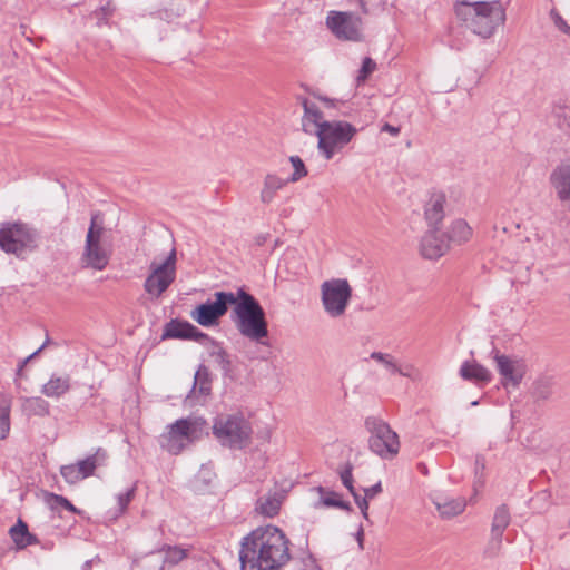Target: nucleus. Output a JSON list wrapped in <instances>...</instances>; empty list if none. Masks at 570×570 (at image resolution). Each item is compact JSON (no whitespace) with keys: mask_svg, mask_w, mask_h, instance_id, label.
<instances>
[{"mask_svg":"<svg viewBox=\"0 0 570 570\" xmlns=\"http://www.w3.org/2000/svg\"><path fill=\"white\" fill-rule=\"evenodd\" d=\"M105 228L98 212L91 214L80 264L83 268L104 271L111 258V246L104 243Z\"/></svg>","mask_w":570,"mask_h":570,"instance_id":"20e7f679","label":"nucleus"},{"mask_svg":"<svg viewBox=\"0 0 570 570\" xmlns=\"http://www.w3.org/2000/svg\"><path fill=\"white\" fill-rule=\"evenodd\" d=\"M375 61L370 57L364 58L358 71L357 83L364 82L370 77V75L375 71Z\"/></svg>","mask_w":570,"mask_h":570,"instance_id":"c9c22d12","label":"nucleus"},{"mask_svg":"<svg viewBox=\"0 0 570 570\" xmlns=\"http://www.w3.org/2000/svg\"><path fill=\"white\" fill-rule=\"evenodd\" d=\"M176 250L173 249L167 258L161 264H156L163 271H166L173 275H176Z\"/></svg>","mask_w":570,"mask_h":570,"instance_id":"ea45409f","label":"nucleus"},{"mask_svg":"<svg viewBox=\"0 0 570 570\" xmlns=\"http://www.w3.org/2000/svg\"><path fill=\"white\" fill-rule=\"evenodd\" d=\"M432 502L442 519H452L461 514L466 508V501L462 497L452 498L435 494L432 497Z\"/></svg>","mask_w":570,"mask_h":570,"instance_id":"dca6fc26","label":"nucleus"},{"mask_svg":"<svg viewBox=\"0 0 570 570\" xmlns=\"http://www.w3.org/2000/svg\"><path fill=\"white\" fill-rule=\"evenodd\" d=\"M48 341H46L36 352H33L32 354H30L27 358H29V362L32 361V358L38 355L46 346Z\"/></svg>","mask_w":570,"mask_h":570,"instance_id":"5fc2aeb1","label":"nucleus"},{"mask_svg":"<svg viewBox=\"0 0 570 570\" xmlns=\"http://www.w3.org/2000/svg\"><path fill=\"white\" fill-rule=\"evenodd\" d=\"M363 535H364L363 529L360 528V530L357 532V535H356V539H357L358 544H360L361 548H363Z\"/></svg>","mask_w":570,"mask_h":570,"instance_id":"6e6d98bb","label":"nucleus"},{"mask_svg":"<svg viewBox=\"0 0 570 570\" xmlns=\"http://www.w3.org/2000/svg\"><path fill=\"white\" fill-rule=\"evenodd\" d=\"M39 233L21 222L3 223L0 228V248L7 254L22 257L38 247Z\"/></svg>","mask_w":570,"mask_h":570,"instance_id":"39448f33","label":"nucleus"},{"mask_svg":"<svg viewBox=\"0 0 570 570\" xmlns=\"http://www.w3.org/2000/svg\"><path fill=\"white\" fill-rule=\"evenodd\" d=\"M475 468H476V471H479L480 469L483 470L485 468L484 459L482 456H479V455L476 456Z\"/></svg>","mask_w":570,"mask_h":570,"instance_id":"3c124183","label":"nucleus"},{"mask_svg":"<svg viewBox=\"0 0 570 570\" xmlns=\"http://www.w3.org/2000/svg\"><path fill=\"white\" fill-rule=\"evenodd\" d=\"M421 253L428 259L443 256L450 248L445 234H440L439 227H430L421 240Z\"/></svg>","mask_w":570,"mask_h":570,"instance_id":"4468645a","label":"nucleus"},{"mask_svg":"<svg viewBox=\"0 0 570 570\" xmlns=\"http://www.w3.org/2000/svg\"><path fill=\"white\" fill-rule=\"evenodd\" d=\"M213 433L222 445L242 450L250 443L253 430L243 415H226L215 420Z\"/></svg>","mask_w":570,"mask_h":570,"instance_id":"0eeeda50","label":"nucleus"},{"mask_svg":"<svg viewBox=\"0 0 570 570\" xmlns=\"http://www.w3.org/2000/svg\"><path fill=\"white\" fill-rule=\"evenodd\" d=\"M190 327H191V323H189L187 321L171 320L165 325L161 338L163 340H166V338L187 340V337L189 335V331H191Z\"/></svg>","mask_w":570,"mask_h":570,"instance_id":"bb28decb","label":"nucleus"},{"mask_svg":"<svg viewBox=\"0 0 570 570\" xmlns=\"http://www.w3.org/2000/svg\"><path fill=\"white\" fill-rule=\"evenodd\" d=\"M460 376L475 384H488L492 380L491 372L476 362L465 361L460 367Z\"/></svg>","mask_w":570,"mask_h":570,"instance_id":"6ab92c4d","label":"nucleus"},{"mask_svg":"<svg viewBox=\"0 0 570 570\" xmlns=\"http://www.w3.org/2000/svg\"><path fill=\"white\" fill-rule=\"evenodd\" d=\"M445 195L442 193L433 194L425 205V219L430 227H439L444 218Z\"/></svg>","mask_w":570,"mask_h":570,"instance_id":"a211bd4d","label":"nucleus"},{"mask_svg":"<svg viewBox=\"0 0 570 570\" xmlns=\"http://www.w3.org/2000/svg\"><path fill=\"white\" fill-rule=\"evenodd\" d=\"M493 353L497 370L502 377V385L504 387H518L527 372L524 360L518 356L500 354L498 351Z\"/></svg>","mask_w":570,"mask_h":570,"instance_id":"f8f14e48","label":"nucleus"},{"mask_svg":"<svg viewBox=\"0 0 570 570\" xmlns=\"http://www.w3.org/2000/svg\"><path fill=\"white\" fill-rule=\"evenodd\" d=\"M326 26L340 40L353 42L364 40L363 21L353 12L332 10L327 13Z\"/></svg>","mask_w":570,"mask_h":570,"instance_id":"9d476101","label":"nucleus"},{"mask_svg":"<svg viewBox=\"0 0 570 570\" xmlns=\"http://www.w3.org/2000/svg\"><path fill=\"white\" fill-rule=\"evenodd\" d=\"M357 134L356 127L344 120L324 121L316 130L317 148L330 160L336 151L348 145Z\"/></svg>","mask_w":570,"mask_h":570,"instance_id":"423d86ee","label":"nucleus"},{"mask_svg":"<svg viewBox=\"0 0 570 570\" xmlns=\"http://www.w3.org/2000/svg\"><path fill=\"white\" fill-rule=\"evenodd\" d=\"M105 459L106 453L101 451L100 449L97 450V452L94 455H90L86 458L85 460H80L76 463L77 470L79 474L81 475V479H86L94 474L98 463L99 458Z\"/></svg>","mask_w":570,"mask_h":570,"instance_id":"c85d7f7f","label":"nucleus"},{"mask_svg":"<svg viewBox=\"0 0 570 570\" xmlns=\"http://www.w3.org/2000/svg\"><path fill=\"white\" fill-rule=\"evenodd\" d=\"M381 492H382L381 482H377L376 484H374V485H372L370 488L364 489V493H365L367 499H372V498H374L375 495H377Z\"/></svg>","mask_w":570,"mask_h":570,"instance_id":"a18cd8bd","label":"nucleus"},{"mask_svg":"<svg viewBox=\"0 0 570 570\" xmlns=\"http://www.w3.org/2000/svg\"><path fill=\"white\" fill-rule=\"evenodd\" d=\"M212 356L223 371H229L230 361L228 354L223 347H218L216 351L212 352Z\"/></svg>","mask_w":570,"mask_h":570,"instance_id":"58836bf2","label":"nucleus"},{"mask_svg":"<svg viewBox=\"0 0 570 570\" xmlns=\"http://www.w3.org/2000/svg\"><path fill=\"white\" fill-rule=\"evenodd\" d=\"M212 390V382L209 380V373L206 366L200 365L195 374L194 385H193V393H198L200 395H208Z\"/></svg>","mask_w":570,"mask_h":570,"instance_id":"c756f323","label":"nucleus"},{"mask_svg":"<svg viewBox=\"0 0 570 570\" xmlns=\"http://www.w3.org/2000/svg\"><path fill=\"white\" fill-rule=\"evenodd\" d=\"M371 358L383 364L391 373H397L403 376H409V373L404 372L394 361V357L390 354L382 352H373Z\"/></svg>","mask_w":570,"mask_h":570,"instance_id":"7c9ffc66","label":"nucleus"},{"mask_svg":"<svg viewBox=\"0 0 570 570\" xmlns=\"http://www.w3.org/2000/svg\"><path fill=\"white\" fill-rule=\"evenodd\" d=\"M10 432V406H0V440H4Z\"/></svg>","mask_w":570,"mask_h":570,"instance_id":"f704fd0d","label":"nucleus"},{"mask_svg":"<svg viewBox=\"0 0 570 570\" xmlns=\"http://www.w3.org/2000/svg\"><path fill=\"white\" fill-rule=\"evenodd\" d=\"M456 16L478 36L490 38L505 21V10L499 0L463 1L455 6Z\"/></svg>","mask_w":570,"mask_h":570,"instance_id":"7ed1b4c3","label":"nucleus"},{"mask_svg":"<svg viewBox=\"0 0 570 570\" xmlns=\"http://www.w3.org/2000/svg\"><path fill=\"white\" fill-rule=\"evenodd\" d=\"M22 410L28 415L43 417L49 415L50 405L45 399L40 396L24 397L22 402Z\"/></svg>","mask_w":570,"mask_h":570,"instance_id":"cd10ccee","label":"nucleus"},{"mask_svg":"<svg viewBox=\"0 0 570 570\" xmlns=\"http://www.w3.org/2000/svg\"><path fill=\"white\" fill-rule=\"evenodd\" d=\"M53 498H55L56 502H58L59 505H61L66 510L71 511V512H77L76 507L65 497L55 494Z\"/></svg>","mask_w":570,"mask_h":570,"instance_id":"c03bdc74","label":"nucleus"},{"mask_svg":"<svg viewBox=\"0 0 570 570\" xmlns=\"http://www.w3.org/2000/svg\"><path fill=\"white\" fill-rule=\"evenodd\" d=\"M353 289L346 278H331L321 284L324 312L332 318L342 317L352 298Z\"/></svg>","mask_w":570,"mask_h":570,"instance_id":"1a4fd4ad","label":"nucleus"},{"mask_svg":"<svg viewBox=\"0 0 570 570\" xmlns=\"http://www.w3.org/2000/svg\"><path fill=\"white\" fill-rule=\"evenodd\" d=\"M175 279L176 275L160 269L156 266V263L153 262L150 264V273L144 283V289L151 298H159Z\"/></svg>","mask_w":570,"mask_h":570,"instance_id":"ddd939ff","label":"nucleus"},{"mask_svg":"<svg viewBox=\"0 0 570 570\" xmlns=\"http://www.w3.org/2000/svg\"><path fill=\"white\" fill-rule=\"evenodd\" d=\"M135 487L128 489L126 492L118 494L117 501L120 512H124L135 495Z\"/></svg>","mask_w":570,"mask_h":570,"instance_id":"a19ab883","label":"nucleus"},{"mask_svg":"<svg viewBox=\"0 0 570 570\" xmlns=\"http://www.w3.org/2000/svg\"><path fill=\"white\" fill-rule=\"evenodd\" d=\"M364 426L370 434V450L382 459L391 460L400 451L399 435L379 416H367Z\"/></svg>","mask_w":570,"mask_h":570,"instance_id":"6e6552de","label":"nucleus"},{"mask_svg":"<svg viewBox=\"0 0 570 570\" xmlns=\"http://www.w3.org/2000/svg\"><path fill=\"white\" fill-rule=\"evenodd\" d=\"M91 567H92V560H87L82 567H81V570H91Z\"/></svg>","mask_w":570,"mask_h":570,"instance_id":"4d7b16f0","label":"nucleus"},{"mask_svg":"<svg viewBox=\"0 0 570 570\" xmlns=\"http://www.w3.org/2000/svg\"><path fill=\"white\" fill-rule=\"evenodd\" d=\"M318 100H321L325 107L327 108H331V107H336V104L340 102V100H334V99H331V98H327V97H324V96H316Z\"/></svg>","mask_w":570,"mask_h":570,"instance_id":"49530a36","label":"nucleus"},{"mask_svg":"<svg viewBox=\"0 0 570 570\" xmlns=\"http://www.w3.org/2000/svg\"><path fill=\"white\" fill-rule=\"evenodd\" d=\"M382 131H386V132L391 134L392 136H397L400 134V128L386 122L383 125Z\"/></svg>","mask_w":570,"mask_h":570,"instance_id":"09e8293b","label":"nucleus"},{"mask_svg":"<svg viewBox=\"0 0 570 570\" xmlns=\"http://www.w3.org/2000/svg\"><path fill=\"white\" fill-rule=\"evenodd\" d=\"M316 491L321 494L320 501L315 503V508L318 507H327V508H338L345 510L347 512L352 511V507L350 502L343 501L340 498V494L334 491H328L324 487H317Z\"/></svg>","mask_w":570,"mask_h":570,"instance_id":"393cba45","label":"nucleus"},{"mask_svg":"<svg viewBox=\"0 0 570 570\" xmlns=\"http://www.w3.org/2000/svg\"><path fill=\"white\" fill-rule=\"evenodd\" d=\"M60 473L62 478L70 484H75L81 481V475L79 474L76 464L63 465L60 469Z\"/></svg>","mask_w":570,"mask_h":570,"instance_id":"e433bc0d","label":"nucleus"},{"mask_svg":"<svg viewBox=\"0 0 570 570\" xmlns=\"http://www.w3.org/2000/svg\"><path fill=\"white\" fill-rule=\"evenodd\" d=\"M114 10H115V7L112 6L111 2H108L107 4L99 8V11L101 12V14L104 17H108V16L112 14Z\"/></svg>","mask_w":570,"mask_h":570,"instance_id":"de8ad7c7","label":"nucleus"},{"mask_svg":"<svg viewBox=\"0 0 570 570\" xmlns=\"http://www.w3.org/2000/svg\"><path fill=\"white\" fill-rule=\"evenodd\" d=\"M511 521L510 511L507 504H501L495 509L492 527H491V540L497 544L502 541L503 532L508 528Z\"/></svg>","mask_w":570,"mask_h":570,"instance_id":"412c9836","label":"nucleus"},{"mask_svg":"<svg viewBox=\"0 0 570 570\" xmlns=\"http://www.w3.org/2000/svg\"><path fill=\"white\" fill-rule=\"evenodd\" d=\"M289 161L294 168V173L289 177L288 181L295 183L307 175V169L298 156H291Z\"/></svg>","mask_w":570,"mask_h":570,"instance_id":"72a5a7b5","label":"nucleus"},{"mask_svg":"<svg viewBox=\"0 0 570 570\" xmlns=\"http://www.w3.org/2000/svg\"><path fill=\"white\" fill-rule=\"evenodd\" d=\"M550 14L556 27L563 33L570 36V26L567 23V21L556 10H551Z\"/></svg>","mask_w":570,"mask_h":570,"instance_id":"37998d69","label":"nucleus"},{"mask_svg":"<svg viewBox=\"0 0 570 570\" xmlns=\"http://www.w3.org/2000/svg\"><path fill=\"white\" fill-rule=\"evenodd\" d=\"M444 234L446 239H449V245H461L471 238L472 228L464 219H455Z\"/></svg>","mask_w":570,"mask_h":570,"instance_id":"5701e85b","label":"nucleus"},{"mask_svg":"<svg viewBox=\"0 0 570 570\" xmlns=\"http://www.w3.org/2000/svg\"><path fill=\"white\" fill-rule=\"evenodd\" d=\"M289 540L277 527H259L240 542L242 570H279L291 560Z\"/></svg>","mask_w":570,"mask_h":570,"instance_id":"f03ea898","label":"nucleus"},{"mask_svg":"<svg viewBox=\"0 0 570 570\" xmlns=\"http://www.w3.org/2000/svg\"><path fill=\"white\" fill-rule=\"evenodd\" d=\"M283 501V495L273 492L267 493L257 499L256 511L267 518H273L278 514Z\"/></svg>","mask_w":570,"mask_h":570,"instance_id":"4be33fe9","label":"nucleus"},{"mask_svg":"<svg viewBox=\"0 0 570 570\" xmlns=\"http://www.w3.org/2000/svg\"><path fill=\"white\" fill-rule=\"evenodd\" d=\"M353 465L351 463H346L345 468L340 471V478L343 485L350 491L353 492L354 480H353Z\"/></svg>","mask_w":570,"mask_h":570,"instance_id":"4c0bfd02","label":"nucleus"},{"mask_svg":"<svg viewBox=\"0 0 570 570\" xmlns=\"http://www.w3.org/2000/svg\"><path fill=\"white\" fill-rule=\"evenodd\" d=\"M533 394L538 400H548L552 395V381L543 379L535 382Z\"/></svg>","mask_w":570,"mask_h":570,"instance_id":"473e14b6","label":"nucleus"},{"mask_svg":"<svg viewBox=\"0 0 570 570\" xmlns=\"http://www.w3.org/2000/svg\"><path fill=\"white\" fill-rule=\"evenodd\" d=\"M161 550L166 552L164 561L170 564H177L187 557L186 550L177 546H164Z\"/></svg>","mask_w":570,"mask_h":570,"instance_id":"2f4dec72","label":"nucleus"},{"mask_svg":"<svg viewBox=\"0 0 570 570\" xmlns=\"http://www.w3.org/2000/svg\"><path fill=\"white\" fill-rule=\"evenodd\" d=\"M550 183L560 200H570V158L561 161L552 170Z\"/></svg>","mask_w":570,"mask_h":570,"instance_id":"2eb2a0df","label":"nucleus"},{"mask_svg":"<svg viewBox=\"0 0 570 570\" xmlns=\"http://www.w3.org/2000/svg\"><path fill=\"white\" fill-rule=\"evenodd\" d=\"M9 533L18 549H24L28 546L38 543L37 537L29 532L27 523L20 519L17 524L10 529Z\"/></svg>","mask_w":570,"mask_h":570,"instance_id":"b1692460","label":"nucleus"},{"mask_svg":"<svg viewBox=\"0 0 570 570\" xmlns=\"http://www.w3.org/2000/svg\"><path fill=\"white\" fill-rule=\"evenodd\" d=\"M299 100L304 110L302 116V129L308 135H316L320 125L326 121L324 115L317 105L309 101L307 98H301Z\"/></svg>","mask_w":570,"mask_h":570,"instance_id":"f3484780","label":"nucleus"},{"mask_svg":"<svg viewBox=\"0 0 570 570\" xmlns=\"http://www.w3.org/2000/svg\"><path fill=\"white\" fill-rule=\"evenodd\" d=\"M362 512V515L367 519L368 518V501L366 499H362L361 502H358V505H357Z\"/></svg>","mask_w":570,"mask_h":570,"instance_id":"8fccbe9b","label":"nucleus"},{"mask_svg":"<svg viewBox=\"0 0 570 570\" xmlns=\"http://www.w3.org/2000/svg\"><path fill=\"white\" fill-rule=\"evenodd\" d=\"M191 331H189V335L187 340H193L195 342H198L200 344H205L207 342H213V340L207 335L206 333L198 330L195 325L191 324Z\"/></svg>","mask_w":570,"mask_h":570,"instance_id":"79ce46f5","label":"nucleus"},{"mask_svg":"<svg viewBox=\"0 0 570 570\" xmlns=\"http://www.w3.org/2000/svg\"><path fill=\"white\" fill-rule=\"evenodd\" d=\"M350 493L353 495L354 501H355V503H356L357 505H358V502H361V501H362V499H366V500H367L366 495L361 497V495L356 492V490H355V489H353V492H350Z\"/></svg>","mask_w":570,"mask_h":570,"instance_id":"864d4df0","label":"nucleus"},{"mask_svg":"<svg viewBox=\"0 0 570 570\" xmlns=\"http://www.w3.org/2000/svg\"><path fill=\"white\" fill-rule=\"evenodd\" d=\"M215 301H206L196 306L190 316L199 325L209 327L218 324L229 305H234L230 318L239 334L252 342L267 345L268 324L265 311L259 302L243 287L236 293L216 292Z\"/></svg>","mask_w":570,"mask_h":570,"instance_id":"f257e3e1","label":"nucleus"},{"mask_svg":"<svg viewBox=\"0 0 570 570\" xmlns=\"http://www.w3.org/2000/svg\"><path fill=\"white\" fill-rule=\"evenodd\" d=\"M71 389V377L68 374H52L49 381L42 385L41 393L47 397L59 399Z\"/></svg>","mask_w":570,"mask_h":570,"instance_id":"aec40b11","label":"nucleus"},{"mask_svg":"<svg viewBox=\"0 0 570 570\" xmlns=\"http://www.w3.org/2000/svg\"><path fill=\"white\" fill-rule=\"evenodd\" d=\"M286 185V180L279 178L276 175H267L264 179L263 188L261 191V202L269 204L273 202L276 191L282 189Z\"/></svg>","mask_w":570,"mask_h":570,"instance_id":"a878e982","label":"nucleus"},{"mask_svg":"<svg viewBox=\"0 0 570 570\" xmlns=\"http://www.w3.org/2000/svg\"><path fill=\"white\" fill-rule=\"evenodd\" d=\"M167 429V432L159 438L160 446L170 454L177 455L184 450L185 442L191 440L195 432L194 422L188 419H179Z\"/></svg>","mask_w":570,"mask_h":570,"instance_id":"9b49d317","label":"nucleus"},{"mask_svg":"<svg viewBox=\"0 0 570 570\" xmlns=\"http://www.w3.org/2000/svg\"><path fill=\"white\" fill-rule=\"evenodd\" d=\"M28 362H29V358H24L19 363L18 368H17L18 376H20L22 374V371H23L24 366L28 364Z\"/></svg>","mask_w":570,"mask_h":570,"instance_id":"603ef678","label":"nucleus"}]
</instances>
